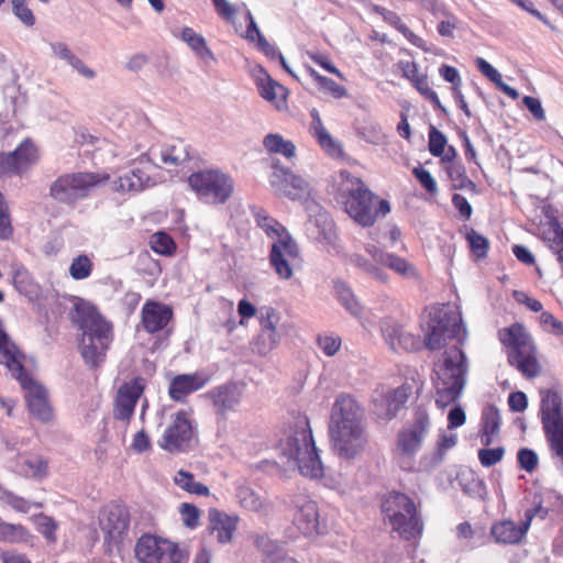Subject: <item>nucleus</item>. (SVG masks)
<instances>
[{
	"mask_svg": "<svg viewBox=\"0 0 563 563\" xmlns=\"http://www.w3.org/2000/svg\"><path fill=\"white\" fill-rule=\"evenodd\" d=\"M466 335L460 312L449 307L434 312L424 338L426 346L434 351L448 340L455 339L457 342L444 350L434 367L435 405L440 409L455 402L465 387L468 361L461 345L465 342Z\"/></svg>",
	"mask_w": 563,
	"mask_h": 563,
	"instance_id": "nucleus-1",
	"label": "nucleus"
},
{
	"mask_svg": "<svg viewBox=\"0 0 563 563\" xmlns=\"http://www.w3.org/2000/svg\"><path fill=\"white\" fill-rule=\"evenodd\" d=\"M329 434L333 450L342 459H353L365 449L368 439L363 410L352 396L341 394L336 397L331 409Z\"/></svg>",
	"mask_w": 563,
	"mask_h": 563,
	"instance_id": "nucleus-2",
	"label": "nucleus"
},
{
	"mask_svg": "<svg viewBox=\"0 0 563 563\" xmlns=\"http://www.w3.org/2000/svg\"><path fill=\"white\" fill-rule=\"evenodd\" d=\"M277 445L284 456L296 462L301 475L309 478L323 476V465L307 416L291 413Z\"/></svg>",
	"mask_w": 563,
	"mask_h": 563,
	"instance_id": "nucleus-3",
	"label": "nucleus"
},
{
	"mask_svg": "<svg viewBox=\"0 0 563 563\" xmlns=\"http://www.w3.org/2000/svg\"><path fill=\"white\" fill-rule=\"evenodd\" d=\"M77 319L81 335L79 353L90 368L99 367L107 357L113 342V327L95 308H77Z\"/></svg>",
	"mask_w": 563,
	"mask_h": 563,
	"instance_id": "nucleus-4",
	"label": "nucleus"
},
{
	"mask_svg": "<svg viewBox=\"0 0 563 563\" xmlns=\"http://www.w3.org/2000/svg\"><path fill=\"white\" fill-rule=\"evenodd\" d=\"M343 184L340 188L339 201L344 211L360 225L372 227L377 217L389 213L390 203L373 194L364 181L349 172H342Z\"/></svg>",
	"mask_w": 563,
	"mask_h": 563,
	"instance_id": "nucleus-5",
	"label": "nucleus"
},
{
	"mask_svg": "<svg viewBox=\"0 0 563 563\" xmlns=\"http://www.w3.org/2000/svg\"><path fill=\"white\" fill-rule=\"evenodd\" d=\"M500 342L508 349V362L523 376L534 378L540 375L541 366L532 336L523 324L514 323L499 330Z\"/></svg>",
	"mask_w": 563,
	"mask_h": 563,
	"instance_id": "nucleus-6",
	"label": "nucleus"
},
{
	"mask_svg": "<svg viewBox=\"0 0 563 563\" xmlns=\"http://www.w3.org/2000/svg\"><path fill=\"white\" fill-rule=\"evenodd\" d=\"M110 179L107 173L71 172L59 175L49 185V197L59 205L75 207Z\"/></svg>",
	"mask_w": 563,
	"mask_h": 563,
	"instance_id": "nucleus-7",
	"label": "nucleus"
},
{
	"mask_svg": "<svg viewBox=\"0 0 563 563\" xmlns=\"http://www.w3.org/2000/svg\"><path fill=\"white\" fill-rule=\"evenodd\" d=\"M382 511L400 538L409 541L421 534L422 522L416 504L406 494L389 493L382 503Z\"/></svg>",
	"mask_w": 563,
	"mask_h": 563,
	"instance_id": "nucleus-8",
	"label": "nucleus"
},
{
	"mask_svg": "<svg viewBox=\"0 0 563 563\" xmlns=\"http://www.w3.org/2000/svg\"><path fill=\"white\" fill-rule=\"evenodd\" d=\"M187 181L197 198L207 205H222L233 192V180L218 168L195 172Z\"/></svg>",
	"mask_w": 563,
	"mask_h": 563,
	"instance_id": "nucleus-9",
	"label": "nucleus"
},
{
	"mask_svg": "<svg viewBox=\"0 0 563 563\" xmlns=\"http://www.w3.org/2000/svg\"><path fill=\"white\" fill-rule=\"evenodd\" d=\"M540 417L550 448L563 465V399L558 391H541Z\"/></svg>",
	"mask_w": 563,
	"mask_h": 563,
	"instance_id": "nucleus-10",
	"label": "nucleus"
},
{
	"mask_svg": "<svg viewBox=\"0 0 563 563\" xmlns=\"http://www.w3.org/2000/svg\"><path fill=\"white\" fill-rule=\"evenodd\" d=\"M139 563H184L185 555L177 543L154 534L141 536L134 548Z\"/></svg>",
	"mask_w": 563,
	"mask_h": 563,
	"instance_id": "nucleus-11",
	"label": "nucleus"
},
{
	"mask_svg": "<svg viewBox=\"0 0 563 563\" xmlns=\"http://www.w3.org/2000/svg\"><path fill=\"white\" fill-rule=\"evenodd\" d=\"M99 527L108 551L119 549L128 538L130 529V511L119 504L104 506L99 516Z\"/></svg>",
	"mask_w": 563,
	"mask_h": 563,
	"instance_id": "nucleus-12",
	"label": "nucleus"
},
{
	"mask_svg": "<svg viewBox=\"0 0 563 563\" xmlns=\"http://www.w3.org/2000/svg\"><path fill=\"white\" fill-rule=\"evenodd\" d=\"M429 427L430 420L427 411L418 408L415 411L413 423L408 429L399 432L397 444L402 457L399 462L402 470H412L413 465L410 459L420 450Z\"/></svg>",
	"mask_w": 563,
	"mask_h": 563,
	"instance_id": "nucleus-13",
	"label": "nucleus"
},
{
	"mask_svg": "<svg viewBox=\"0 0 563 563\" xmlns=\"http://www.w3.org/2000/svg\"><path fill=\"white\" fill-rule=\"evenodd\" d=\"M11 375L19 380L25 391V399L31 413L41 421H49L53 410L48 402L46 389L32 378L21 364V369L10 371Z\"/></svg>",
	"mask_w": 563,
	"mask_h": 563,
	"instance_id": "nucleus-14",
	"label": "nucleus"
},
{
	"mask_svg": "<svg viewBox=\"0 0 563 563\" xmlns=\"http://www.w3.org/2000/svg\"><path fill=\"white\" fill-rule=\"evenodd\" d=\"M192 439V424L187 411L179 410L158 440V446L168 453L185 452Z\"/></svg>",
	"mask_w": 563,
	"mask_h": 563,
	"instance_id": "nucleus-15",
	"label": "nucleus"
},
{
	"mask_svg": "<svg viewBox=\"0 0 563 563\" xmlns=\"http://www.w3.org/2000/svg\"><path fill=\"white\" fill-rule=\"evenodd\" d=\"M269 185L277 195L291 200L300 199L308 194V184L289 168L283 166L278 159L272 164Z\"/></svg>",
	"mask_w": 563,
	"mask_h": 563,
	"instance_id": "nucleus-16",
	"label": "nucleus"
},
{
	"mask_svg": "<svg viewBox=\"0 0 563 563\" xmlns=\"http://www.w3.org/2000/svg\"><path fill=\"white\" fill-rule=\"evenodd\" d=\"M146 382L143 377H134L123 383L115 395L113 404V417L120 421L129 422L135 410V406L144 394Z\"/></svg>",
	"mask_w": 563,
	"mask_h": 563,
	"instance_id": "nucleus-17",
	"label": "nucleus"
},
{
	"mask_svg": "<svg viewBox=\"0 0 563 563\" xmlns=\"http://www.w3.org/2000/svg\"><path fill=\"white\" fill-rule=\"evenodd\" d=\"M288 505L292 511V525L303 536H312L319 526L317 504L303 494L289 498Z\"/></svg>",
	"mask_w": 563,
	"mask_h": 563,
	"instance_id": "nucleus-18",
	"label": "nucleus"
},
{
	"mask_svg": "<svg viewBox=\"0 0 563 563\" xmlns=\"http://www.w3.org/2000/svg\"><path fill=\"white\" fill-rule=\"evenodd\" d=\"M157 166L144 154L141 155L134 163L131 170L118 178L115 181V189L122 192L141 191L155 184L152 178V172Z\"/></svg>",
	"mask_w": 563,
	"mask_h": 563,
	"instance_id": "nucleus-19",
	"label": "nucleus"
},
{
	"mask_svg": "<svg viewBox=\"0 0 563 563\" xmlns=\"http://www.w3.org/2000/svg\"><path fill=\"white\" fill-rule=\"evenodd\" d=\"M218 421H225L230 412H234L243 398L242 385L229 382L208 391Z\"/></svg>",
	"mask_w": 563,
	"mask_h": 563,
	"instance_id": "nucleus-20",
	"label": "nucleus"
},
{
	"mask_svg": "<svg viewBox=\"0 0 563 563\" xmlns=\"http://www.w3.org/2000/svg\"><path fill=\"white\" fill-rule=\"evenodd\" d=\"M412 387L404 384L395 389L378 395L373 401L374 415L383 420H390L405 406L411 395Z\"/></svg>",
	"mask_w": 563,
	"mask_h": 563,
	"instance_id": "nucleus-21",
	"label": "nucleus"
},
{
	"mask_svg": "<svg viewBox=\"0 0 563 563\" xmlns=\"http://www.w3.org/2000/svg\"><path fill=\"white\" fill-rule=\"evenodd\" d=\"M299 255V249L291 235H284L279 241H274L269 253V263L275 273L283 279H289L292 276V268L288 258H296Z\"/></svg>",
	"mask_w": 563,
	"mask_h": 563,
	"instance_id": "nucleus-22",
	"label": "nucleus"
},
{
	"mask_svg": "<svg viewBox=\"0 0 563 563\" xmlns=\"http://www.w3.org/2000/svg\"><path fill=\"white\" fill-rule=\"evenodd\" d=\"M174 311L166 303L146 300L141 309V327L148 334L163 331L173 320Z\"/></svg>",
	"mask_w": 563,
	"mask_h": 563,
	"instance_id": "nucleus-23",
	"label": "nucleus"
},
{
	"mask_svg": "<svg viewBox=\"0 0 563 563\" xmlns=\"http://www.w3.org/2000/svg\"><path fill=\"white\" fill-rule=\"evenodd\" d=\"M385 342L395 352H412L420 347L419 336L406 331L393 319H386L380 324Z\"/></svg>",
	"mask_w": 563,
	"mask_h": 563,
	"instance_id": "nucleus-24",
	"label": "nucleus"
},
{
	"mask_svg": "<svg viewBox=\"0 0 563 563\" xmlns=\"http://www.w3.org/2000/svg\"><path fill=\"white\" fill-rule=\"evenodd\" d=\"M208 380L199 373L177 375L169 384L168 395L173 400L184 402L188 395L205 387Z\"/></svg>",
	"mask_w": 563,
	"mask_h": 563,
	"instance_id": "nucleus-25",
	"label": "nucleus"
},
{
	"mask_svg": "<svg viewBox=\"0 0 563 563\" xmlns=\"http://www.w3.org/2000/svg\"><path fill=\"white\" fill-rule=\"evenodd\" d=\"M263 77H257L256 87L260 96L266 101L273 103L278 111L287 110L288 90L264 70L261 69Z\"/></svg>",
	"mask_w": 563,
	"mask_h": 563,
	"instance_id": "nucleus-26",
	"label": "nucleus"
},
{
	"mask_svg": "<svg viewBox=\"0 0 563 563\" xmlns=\"http://www.w3.org/2000/svg\"><path fill=\"white\" fill-rule=\"evenodd\" d=\"M16 472L25 478L43 479L48 475L49 462L36 454H22L16 459Z\"/></svg>",
	"mask_w": 563,
	"mask_h": 563,
	"instance_id": "nucleus-27",
	"label": "nucleus"
},
{
	"mask_svg": "<svg viewBox=\"0 0 563 563\" xmlns=\"http://www.w3.org/2000/svg\"><path fill=\"white\" fill-rule=\"evenodd\" d=\"M209 529L212 533H217L220 543L231 541L233 532L236 528V520L218 509L209 510Z\"/></svg>",
	"mask_w": 563,
	"mask_h": 563,
	"instance_id": "nucleus-28",
	"label": "nucleus"
},
{
	"mask_svg": "<svg viewBox=\"0 0 563 563\" xmlns=\"http://www.w3.org/2000/svg\"><path fill=\"white\" fill-rule=\"evenodd\" d=\"M501 417L499 410L493 406H487L481 419V443L489 446L494 442V438L500 432Z\"/></svg>",
	"mask_w": 563,
	"mask_h": 563,
	"instance_id": "nucleus-29",
	"label": "nucleus"
},
{
	"mask_svg": "<svg viewBox=\"0 0 563 563\" xmlns=\"http://www.w3.org/2000/svg\"><path fill=\"white\" fill-rule=\"evenodd\" d=\"M528 528H525V523L517 525L511 520H504L495 523L492 527V536L499 543L515 544L521 541L526 536Z\"/></svg>",
	"mask_w": 563,
	"mask_h": 563,
	"instance_id": "nucleus-30",
	"label": "nucleus"
},
{
	"mask_svg": "<svg viewBox=\"0 0 563 563\" xmlns=\"http://www.w3.org/2000/svg\"><path fill=\"white\" fill-rule=\"evenodd\" d=\"M252 213L255 219L256 225L262 229L266 235L274 241H279L284 235H290L286 228L280 224L276 219L271 217L265 210L261 208H252Z\"/></svg>",
	"mask_w": 563,
	"mask_h": 563,
	"instance_id": "nucleus-31",
	"label": "nucleus"
},
{
	"mask_svg": "<svg viewBox=\"0 0 563 563\" xmlns=\"http://www.w3.org/2000/svg\"><path fill=\"white\" fill-rule=\"evenodd\" d=\"M255 318L262 331L278 332L277 324L280 321V313L273 307H255L249 302V319Z\"/></svg>",
	"mask_w": 563,
	"mask_h": 563,
	"instance_id": "nucleus-32",
	"label": "nucleus"
},
{
	"mask_svg": "<svg viewBox=\"0 0 563 563\" xmlns=\"http://www.w3.org/2000/svg\"><path fill=\"white\" fill-rule=\"evenodd\" d=\"M161 157L163 163L178 166L187 162L190 158V155L185 142L180 139H176L163 146Z\"/></svg>",
	"mask_w": 563,
	"mask_h": 563,
	"instance_id": "nucleus-33",
	"label": "nucleus"
},
{
	"mask_svg": "<svg viewBox=\"0 0 563 563\" xmlns=\"http://www.w3.org/2000/svg\"><path fill=\"white\" fill-rule=\"evenodd\" d=\"M249 42L254 43L255 48L264 54L269 59H276L278 55V48L269 43L266 37L260 31L256 22L254 21L251 12L249 11Z\"/></svg>",
	"mask_w": 563,
	"mask_h": 563,
	"instance_id": "nucleus-34",
	"label": "nucleus"
},
{
	"mask_svg": "<svg viewBox=\"0 0 563 563\" xmlns=\"http://www.w3.org/2000/svg\"><path fill=\"white\" fill-rule=\"evenodd\" d=\"M377 12L380 13L384 21L389 25L394 26L397 31H399L412 45L416 47L424 49V41L416 35L402 21L401 18L394 11L387 10L385 8H377Z\"/></svg>",
	"mask_w": 563,
	"mask_h": 563,
	"instance_id": "nucleus-35",
	"label": "nucleus"
},
{
	"mask_svg": "<svg viewBox=\"0 0 563 563\" xmlns=\"http://www.w3.org/2000/svg\"><path fill=\"white\" fill-rule=\"evenodd\" d=\"M13 154L22 174L40 158L38 150L30 139L23 140L13 151Z\"/></svg>",
	"mask_w": 563,
	"mask_h": 563,
	"instance_id": "nucleus-36",
	"label": "nucleus"
},
{
	"mask_svg": "<svg viewBox=\"0 0 563 563\" xmlns=\"http://www.w3.org/2000/svg\"><path fill=\"white\" fill-rule=\"evenodd\" d=\"M174 484L188 494L197 496H209L210 489L205 484L197 482L192 473L179 470L174 476Z\"/></svg>",
	"mask_w": 563,
	"mask_h": 563,
	"instance_id": "nucleus-37",
	"label": "nucleus"
},
{
	"mask_svg": "<svg viewBox=\"0 0 563 563\" xmlns=\"http://www.w3.org/2000/svg\"><path fill=\"white\" fill-rule=\"evenodd\" d=\"M384 266L388 267L399 276L409 280H419L420 275L416 266L409 263L406 258L398 256L397 254L389 253L386 257Z\"/></svg>",
	"mask_w": 563,
	"mask_h": 563,
	"instance_id": "nucleus-38",
	"label": "nucleus"
},
{
	"mask_svg": "<svg viewBox=\"0 0 563 563\" xmlns=\"http://www.w3.org/2000/svg\"><path fill=\"white\" fill-rule=\"evenodd\" d=\"M543 241L551 252L556 256L563 268V228L559 222H552L543 234Z\"/></svg>",
	"mask_w": 563,
	"mask_h": 563,
	"instance_id": "nucleus-39",
	"label": "nucleus"
},
{
	"mask_svg": "<svg viewBox=\"0 0 563 563\" xmlns=\"http://www.w3.org/2000/svg\"><path fill=\"white\" fill-rule=\"evenodd\" d=\"M263 145L269 153L282 154L287 158H291L296 154L295 144L285 140L280 134H267L263 140Z\"/></svg>",
	"mask_w": 563,
	"mask_h": 563,
	"instance_id": "nucleus-40",
	"label": "nucleus"
},
{
	"mask_svg": "<svg viewBox=\"0 0 563 563\" xmlns=\"http://www.w3.org/2000/svg\"><path fill=\"white\" fill-rule=\"evenodd\" d=\"M31 539L32 534L24 526L0 521V541L27 543Z\"/></svg>",
	"mask_w": 563,
	"mask_h": 563,
	"instance_id": "nucleus-41",
	"label": "nucleus"
},
{
	"mask_svg": "<svg viewBox=\"0 0 563 563\" xmlns=\"http://www.w3.org/2000/svg\"><path fill=\"white\" fill-rule=\"evenodd\" d=\"M334 291L338 300L347 311L354 316L361 314L362 307L352 289L344 282H334Z\"/></svg>",
	"mask_w": 563,
	"mask_h": 563,
	"instance_id": "nucleus-42",
	"label": "nucleus"
},
{
	"mask_svg": "<svg viewBox=\"0 0 563 563\" xmlns=\"http://www.w3.org/2000/svg\"><path fill=\"white\" fill-rule=\"evenodd\" d=\"M349 261L352 265L360 268L361 271H363L364 273H366L374 279H376L383 284H386L389 282L388 274L384 269L378 267L375 263L365 258L363 255L352 254V255H350Z\"/></svg>",
	"mask_w": 563,
	"mask_h": 563,
	"instance_id": "nucleus-43",
	"label": "nucleus"
},
{
	"mask_svg": "<svg viewBox=\"0 0 563 563\" xmlns=\"http://www.w3.org/2000/svg\"><path fill=\"white\" fill-rule=\"evenodd\" d=\"M279 342L280 334L278 332L258 330L252 342L253 352L258 355H267L279 344Z\"/></svg>",
	"mask_w": 563,
	"mask_h": 563,
	"instance_id": "nucleus-44",
	"label": "nucleus"
},
{
	"mask_svg": "<svg viewBox=\"0 0 563 563\" xmlns=\"http://www.w3.org/2000/svg\"><path fill=\"white\" fill-rule=\"evenodd\" d=\"M13 235L14 227L10 206L0 191V241L12 240Z\"/></svg>",
	"mask_w": 563,
	"mask_h": 563,
	"instance_id": "nucleus-45",
	"label": "nucleus"
},
{
	"mask_svg": "<svg viewBox=\"0 0 563 563\" xmlns=\"http://www.w3.org/2000/svg\"><path fill=\"white\" fill-rule=\"evenodd\" d=\"M446 173L455 189H470L475 191L476 184L467 177L463 165L452 164L446 168Z\"/></svg>",
	"mask_w": 563,
	"mask_h": 563,
	"instance_id": "nucleus-46",
	"label": "nucleus"
},
{
	"mask_svg": "<svg viewBox=\"0 0 563 563\" xmlns=\"http://www.w3.org/2000/svg\"><path fill=\"white\" fill-rule=\"evenodd\" d=\"M217 13L227 22L235 27V32L242 37L246 38V30L242 26H235L236 8L227 0H212Z\"/></svg>",
	"mask_w": 563,
	"mask_h": 563,
	"instance_id": "nucleus-47",
	"label": "nucleus"
},
{
	"mask_svg": "<svg viewBox=\"0 0 563 563\" xmlns=\"http://www.w3.org/2000/svg\"><path fill=\"white\" fill-rule=\"evenodd\" d=\"M151 249L165 256H170L176 252V243L173 238L165 232H156L151 236L150 240Z\"/></svg>",
	"mask_w": 563,
	"mask_h": 563,
	"instance_id": "nucleus-48",
	"label": "nucleus"
},
{
	"mask_svg": "<svg viewBox=\"0 0 563 563\" xmlns=\"http://www.w3.org/2000/svg\"><path fill=\"white\" fill-rule=\"evenodd\" d=\"M256 545L267 554L264 563H298L295 559L277 553V544L265 537L256 539Z\"/></svg>",
	"mask_w": 563,
	"mask_h": 563,
	"instance_id": "nucleus-49",
	"label": "nucleus"
},
{
	"mask_svg": "<svg viewBox=\"0 0 563 563\" xmlns=\"http://www.w3.org/2000/svg\"><path fill=\"white\" fill-rule=\"evenodd\" d=\"M36 530L48 541H56L57 522L45 514H38L32 517Z\"/></svg>",
	"mask_w": 563,
	"mask_h": 563,
	"instance_id": "nucleus-50",
	"label": "nucleus"
},
{
	"mask_svg": "<svg viewBox=\"0 0 563 563\" xmlns=\"http://www.w3.org/2000/svg\"><path fill=\"white\" fill-rule=\"evenodd\" d=\"M92 268L91 260L86 254H81L73 258L69 275L75 280L86 279L91 275Z\"/></svg>",
	"mask_w": 563,
	"mask_h": 563,
	"instance_id": "nucleus-51",
	"label": "nucleus"
},
{
	"mask_svg": "<svg viewBox=\"0 0 563 563\" xmlns=\"http://www.w3.org/2000/svg\"><path fill=\"white\" fill-rule=\"evenodd\" d=\"M181 38L195 51L199 56L205 57L211 55L205 38L196 33L191 27H185L181 31Z\"/></svg>",
	"mask_w": 563,
	"mask_h": 563,
	"instance_id": "nucleus-52",
	"label": "nucleus"
},
{
	"mask_svg": "<svg viewBox=\"0 0 563 563\" xmlns=\"http://www.w3.org/2000/svg\"><path fill=\"white\" fill-rule=\"evenodd\" d=\"M1 499L4 504L13 508L18 512L26 514L30 511L32 505H34L36 508H42V503H35L32 504L31 501L26 500L25 498L15 495L12 492L4 490L1 495Z\"/></svg>",
	"mask_w": 563,
	"mask_h": 563,
	"instance_id": "nucleus-53",
	"label": "nucleus"
},
{
	"mask_svg": "<svg viewBox=\"0 0 563 563\" xmlns=\"http://www.w3.org/2000/svg\"><path fill=\"white\" fill-rule=\"evenodd\" d=\"M471 251L478 257L485 258L489 249V241L476 230L471 229L466 234Z\"/></svg>",
	"mask_w": 563,
	"mask_h": 563,
	"instance_id": "nucleus-54",
	"label": "nucleus"
},
{
	"mask_svg": "<svg viewBox=\"0 0 563 563\" xmlns=\"http://www.w3.org/2000/svg\"><path fill=\"white\" fill-rule=\"evenodd\" d=\"M531 503L532 506L526 509L525 520L522 521L525 523V528L528 529L533 518L539 517L541 519H544L549 514L548 508L543 506V498L541 494H534Z\"/></svg>",
	"mask_w": 563,
	"mask_h": 563,
	"instance_id": "nucleus-55",
	"label": "nucleus"
},
{
	"mask_svg": "<svg viewBox=\"0 0 563 563\" xmlns=\"http://www.w3.org/2000/svg\"><path fill=\"white\" fill-rule=\"evenodd\" d=\"M179 514L185 527L196 529L199 526L201 511L190 503H183L179 507Z\"/></svg>",
	"mask_w": 563,
	"mask_h": 563,
	"instance_id": "nucleus-56",
	"label": "nucleus"
},
{
	"mask_svg": "<svg viewBox=\"0 0 563 563\" xmlns=\"http://www.w3.org/2000/svg\"><path fill=\"white\" fill-rule=\"evenodd\" d=\"M446 145L445 135L435 126L431 125L429 130V151L434 157H440L444 154Z\"/></svg>",
	"mask_w": 563,
	"mask_h": 563,
	"instance_id": "nucleus-57",
	"label": "nucleus"
},
{
	"mask_svg": "<svg viewBox=\"0 0 563 563\" xmlns=\"http://www.w3.org/2000/svg\"><path fill=\"white\" fill-rule=\"evenodd\" d=\"M317 344L327 356H333L340 350L342 341L339 335L320 334L317 338Z\"/></svg>",
	"mask_w": 563,
	"mask_h": 563,
	"instance_id": "nucleus-58",
	"label": "nucleus"
},
{
	"mask_svg": "<svg viewBox=\"0 0 563 563\" xmlns=\"http://www.w3.org/2000/svg\"><path fill=\"white\" fill-rule=\"evenodd\" d=\"M12 152H0V177L22 175V172L16 163Z\"/></svg>",
	"mask_w": 563,
	"mask_h": 563,
	"instance_id": "nucleus-59",
	"label": "nucleus"
},
{
	"mask_svg": "<svg viewBox=\"0 0 563 563\" xmlns=\"http://www.w3.org/2000/svg\"><path fill=\"white\" fill-rule=\"evenodd\" d=\"M14 15L26 26L35 24V16L27 7L26 0H11Z\"/></svg>",
	"mask_w": 563,
	"mask_h": 563,
	"instance_id": "nucleus-60",
	"label": "nucleus"
},
{
	"mask_svg": "<svg viewBox=\"0 0 563 563\" xmlns=\"http://www.w3.org/2000/svg\"><path fill=\"white\" fill-rule=\"evenodd\" d=\"M505 449L503 446H498L495 449H481L478 451V460L484 467H490L498 462H500L504 457Z\"/></svg>",
	"mask_w": 563,
	"mask_h": 563,
	"instance_id": "nucleus-61",
	"label": "nucleus"
},
{
	"mask_svg": "<svg viewBox=\"0 0 563 563\" xmlns=\"http://www.w3.org/2000/svg\"><path fill=\"white\" fill-rule=\"evenodd\" d=\"M517 459L520 467L528 473H532L538 466V454L531 449H520L517 453Z\"/></svg>",
	"mask_w": 563,
	"mask_h": 563,
	"instance_id": "nucleus-62",
	"label": "nucleus"
},
{
	"mask_svg": "<svg viewBox=\"0 0 563 563\" xmlns=\"http://www.w3.org/2000/svg\"><path fill=\"white\" fill-rule=\"evenodd\" d=\"M317 142L329 156L335 158L342 156L343 150L341 143L333 139L329 132L317 139Z\"/></svg>",
	"mask_w": 563,
	"mask_h": 563,
	"instance_id": "nucleus-63",
	"label": "nucleus"
},
{
	"mask_svg": "<svg viewBox=\"0 0 563 563\" xmlns=\"http://www.w3.org/2000/svg\"><path fill=\"white\" fill-rule=\"evenodd\" d=\"M441 18L443 20L437 26L438 33L443 37H453L454 31L459 26V18L451 11L448 12V15H442Z\"/></svg>",
	"mask_w": 563,
	"mask_h": 563,
	"instance_id": "nucleus-64",
	"label": "nucleus"
}]
</instances>
